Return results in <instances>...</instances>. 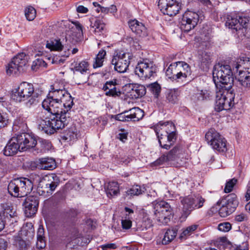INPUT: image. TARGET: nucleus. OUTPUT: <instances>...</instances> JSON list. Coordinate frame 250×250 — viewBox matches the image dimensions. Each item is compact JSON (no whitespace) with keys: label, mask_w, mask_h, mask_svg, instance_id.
Returning <instances> with one entry per match:
<instances>
[{"label":"nucleus","mask_w":250,"mask_h":250,"mask_svg":"<svg viewBox=\"0 0 250 250\" xmlns=\"http://www.w3.org/2000/svg\"><path fill=\"white\" fill-rule=\"evenodd\" d=\"M44 110L50 114L49 116L44 119L42 113L37 119V123L39 129L47 134H52L57 130L64 127L70 121L71 112H73L61 109L54 113L49 109Z\"/></svg>","instance_id":"1"},{"label":"nucleus","mask_w":250,"mask_h":250,"mask_svg":"<svg viewBox=\"0 0 250 250\" xmlns=\"http://www.w3.org/2000/svg\"><path fill=\"white\" fill-rule=\"evenodd\" d=\"M73 105L72 97L64 87L62 90L49 92L47 98L42 102L44 109H49L54 113L61 109L71 110Z\"/></svg>","instance_id":"2"},{"label":"nucleus","mask_w":250,"mask_h":250,"mask_svg":"<svg viewBox=\"0 0 250 250\" xmlns=\"http://www.w3.org/2000/svg\"><path fill=\"white\" fill-rule=\"evenodd\" d=\"M213 80L217 88L221 86L231 88L233 77L230 66L220 63L216 64L212 71Z\"/></svg>","instance_id":"3"},{"label":"nucleus","mask_w":250,"mask_h":250,"mask_svg":"<svg viewBox=\"0 0 250 250\" xmlns=\"http://www.w3.org/2000/svg\"><path fill=\"white\" fill-rule=\"evenodd\" d=\"M235 94L231 88L221 86L217 88L215 110L220 112L223 110H229L234 104Z\"/></svg>","instance_id":"4"},{"label":"nucleus","mask_w":250,"mask_h":250,"mask_svg":"<svg viewBox=\"0 0 250 250\" xmlns=\"http://www.w3.org/2000/svg\"><path fill=\"white\" fill-rule=\"evenodd\" d=\"M39 94L34 91L32 84L27 82L21 83L15 89L12 94L13 100L18 101H24L30 98L28 103L30 105L36 104L38 102Z\"/></svg>","instance_id":"5"},{"label":"nucleus","mask_w":250,"mask_h":250,"mask_svg":"<svg viewBox=\"0 0 250 250\" xmlns=\"http://www.w3.org/2000/svg\"><path fill=\"white\" fill-rule=\"evenodd\" d=\"M7 188L8 192L12 196L22 197L31 191L33 189V184L29 179L21 177L11 181Z\"/></svg>","instance_id":"6"},{"label":"nucleus","mask_w":250,"mask_h":250,"mask_svg":"<svg viewBox=\"0 0 250 250\" xmlns=\"http://www.w3.org/2000/svg\"><path fill=\"white\" fill-rule=\"evenodd\" d=\"M133 56L124 50H116L114 53L111 63L114 70L119 73H125L128 69Z\"/></svg>","instance_id":"7"},{"label":"nucleus","mask_w":250,"mask_h":250,"mask_svg":"<svg viewBox=\"0 0 250 250\" xmlns=\"http://www.w3.org/2000/svg\"><path fill=\"white\" fill-rule=\"evenodd\" d=\"M205 199L199 194L188 196L183 198L181 202L183 205L182 216L187 218L194 209L202 208Z\"/></svg>","instance_id":"8"},{"label":"nucleus","mask_w":250,"mask_h":250,"mask_svg":"<svg viewBox=\"0 0 250 250\" xmlns=\"http://www.w3.org/2000/svg\"><path fill=\"white\" fill-rule=\"evenodd\" d=\"M28 61V56L24 53H19L6 66L7 74L11 76L22 72L26 67Z\"/></svg>","instance_id":"9"},{"label":"nucleus","mask_w":250,"mask_h":250,"mask_svg":"<svg viewBox=\"0 0 250 250\" xmlns=\"http://www.w3.org/2000/svg\"><path fill=\"white\" fill-rule=\"evenodd\" d=\"M28 61V56L24 53H19L6 66L7 74L11 76L22 72L26 67Z\"/></svg>","instance_id":"10"},{"label":"nucleus","mask_w":250,"mask_h":250,"mask_svg":"<svg viewBox=\"0 0 250 250\" xmlns=\"http://www.w3.org/2000/svg\"><path fill=\"white\" fill-rule=\"evenodd\" d=\"M28 61V56L24 53H19L6 66L7 74L11 76L22 72L26 67Z\"/></svg>","instance_id":"11"},{"label":"nucleus","mask_w":250,"mask_h":250,"mask_svg":"<svg viewBox=\"0 0 250 250\" xmlns=\"http://www.w3.org/2000/svg\"><path fill=\"white\" fill-rule=\"evenodd\" d=\"M154 215L156 219L162 224H166L170 220L172 209L168 203L160 201L153 203Z\"/></svg>","instance_id":"12"},{"label":"nucleus","mask_w":250,"mask_h":250,"mask_svg":"<svg viewBox=\"0 0 250 250\" xmlns=\"http://www.w3.org/2000/svg\"><path fill=\"white\" fill-rule=\"evenodd\" d=\"M249 19L246 16L237 17L229 16L226 22V26L239 35H244L249 25Z\"/></svg>","instance_id":"13"},{"label":"nucleus","mask_w":250,"mask_h":250,"mask_svg":"<svg viewBox=\"0 0 250 250\" xmlns=\"http://www.w3.org/2000/svg\"><path fill=\"white\" fill-rule=\"evenodd\" d=\"M157 67L151 61L144 59L138 62L135 68V73L142 80H146L156 75Z\"/></svg>","instance_id":"14"},{"label":"nucleus","mask_w":250,"mask_h":250,"mask_svg":"<svg viewBox=\"0 0 250 250\" xmlns=\"http://www.w3.org/2000/svg\"><path fill=\"white\" fill-rule=\"evenodd\" d=\"M208 143L212 148L219 152H225L227 150V141L217 131L210 129L205 135Z\"/></svg>","instance_id":"15"},{"label":"nucleus","mask_w":250,"mask_h":250,"mask_svg":"<svg viewBox=\"0 0 250 250\" xmlns=\"http://www.w3.org/2000/svg\"><path fill=\"white\" fill-rule=\"evenodd\" d=\"M199 20V16L198 13L191 11H186L181 21V30L185 32L190 31L195 27Z\"/></svg>","instance_id":"16"},{"label":"nucleus","mask_w":250,"mask_h":250,"mask_svg":"<svg viewBox=\"0 0 250 250\" xmlns=\"http://www.w3.org/2000/svg\"><path fill=\"white\" fill-rule=\"evenodd\" d=\"M158 6L165 15L172 17L177 15L181 9V3L177 0H159Z\"/></svg>","instance_id":"17"},{"label":"nucleus","mask_w":250,"mask_h":250,"mask_svg":"<svg viewBox=\"0 0 250 250\" xmlns=\"http://www.w3.org/2000/svg\"><path fill=\"white\" fill-rule=\"evenodd\" d=\"M22 151L33 148L37 145L36 139L29 134L22 133L14 136Z\"/></svg>","instance_id":"18"},{"label":"nucleus","mask_w":250,"mask_h":250,"mask_svg":"<svg viewBox=\"0 0 250 250\" xmlns=\"http://www.w3.org/2000/svg\"><path fill=\"white\" fill-rule=\"evenodd\" d=\"M60 182L59 177L55 174H51L45 176L40 182V185H42L41 188L44 187L42 192L50 193L55 189Z\"/></svg>","instance_id":"19"},{"label":"nucleus","mask_w":250,"mask_h":250,"mask_svg":"<svg viewBox=\"0 0 250 250\" xmlns=\"http://www.w3.org/2000/svg\"><path fill=\"white\" fill-rule=\"evenodd\" d=\"M39 203L37 196L30 195L25 199L24 202V213L27 217H31L36 214Z\"/></svg>","instance_id":"20"},{"label":"nucleus","mask_w":250,"mask_h":250,"mask_svg":"<svg viewBox=\"0 0 250 250\" xmlns=\"http://www.w3.org/2000/svg\"><path fill=\"white\" fill-rule=\"evenodd\" d=\"M61 24H63L68 28L69 30H66V34L69 36H76L78 38L83 35L82 25L78 21L72 22L70 23L66 21H62Z\"/></svg>","instance_id":"21"},{"label":"nucleus","mask_w":250,"mask_h":250,"mask_svg":"<svg viewBox=\"0 0 250 250\" xmlns=\"http://www.w3.org/2000/svg\"><path fill=\"white\" fill-rule=\"evenodd\" d=\"M177 63L178 82H186L187 79L191 74L190 67L187 63L184 62H177Z\"/></svg>","instance_id":"22"},{"label":"nucleus","mask_w":250,"mask_h":250,"mask_svg":"<svg viewBox=\"0 0 250 250\" xmlns=\"http://www.w3.org/2000/svg\"><path fill=\"white\" fill-rule=\"evenodd\" d=\"M128 25L132 31L139 37L144 38L147 36V28L143 23L133 20L129 21Z\"/></svg>","instance_id":"23"},{"label":"nucleus","mask_w":250,"mask_h":250,"mask_svg":"<svg viewBox=\"0 0 250 250\" xmlns=\"http://www.w3.org/2000/svg\"><path fill=\"white\" fill-rule=\"evenodd\" d=\"M36 167L40 169L51 170L56 168V163L52 158H42L37 161Z\"/></svg>","instance_id":"24"},{"label":"nucleus","mask_w":250,"mask_h":250,"mask_svg":"<svg viewBox=\"0 0 250 250\" xmlns=\"http://www.w3.org/2000/svg\"><path fill=\"white\" fill-rule=\"evenodd\" d=\"M18 151H21V150L15 138L13 137L5 146L3 154L7 156H12L16 155Z\"/></svg>","instance_id":"25"},{"label":"nucleus","mask_w":250,"mask_h":250,"mask_svg":"<svg viewBox=\"0 0 250 250\" xmlns=\"http://www.w3.org/2000/svg\"><path fill=\"white\" fill-rule=\"evenodd\" d=\"M70 69L73 72H79L82 74H89V63L85 60L79 62L74 61L71 64Z\"/></svg>","instance_id":"26"},{"label":"nucleus","mask_w":250,"mask_h":250,"mask_svg":"<svg viewBox=\"0 0 250 250\" xmlns=\"http://www.w3.org/2000/svg\"><path fill=\"white\" fill-rule=\"evenodd\" d=\"M220 203L223 205H226L233 212L239 204L237 196L234 193L230 194L225 198L221 199Z\"/></svg>","instance_id":"27"},{"label":"nucleus","mask_w":250,"mask_h":250,"mask_svg":"<svg viewBox=\"0 0 250 250\" xmlns=\"http://www.w3.org/2000/svg\"><path fill=\"white\" fill-rule=\"evenodd\" d=\"M241 65L236 64L235 68L237 71H239V75L238 76V81L240 82L241 85L247 88H250V75L246 74V72L242 70H239Z\"/></svg>","instance_id":"28"},{"label":"nucleus","mask_w":250,"mask_h":250,"mask_svg":"<svg viewBox=\"0 0 250 250\" xmlns=\"http://www.w3.org/2000/svg\"><path fill=\"white\" fill-rule=\"evenodd\" d=\"M116 80L106 82L104 84L103 89L105 91V95L109 96H116L120 94L119 91H117L116 85Z\"/></svg>","instance_id":"29"},{"label":"nucleus","mask_w":250,"mask_h":250,"mask_svg":"<svg viewBox=\"0 0 250 250\" xmlns=\"http://www.w3.org/2000/svg\"><path fill=\"white\" fill-rule=\"evenodd\" d=\"M125 113H128L129 121L134 122L142 119L144 115V111L139 107L132 108L129 110L125 111Z\"/></svg>","instance_id":"30"},{"label":"nucleus","mask_w":250,"mask_h":250,"mask_svg":"<svg viewBox=\"0 0 250 250\" xmlns=\"http://www.w3.org/2000/svg\"><path fill=\"white\" fill-rule=\"evenodd\" d=\"M177 62H174L169 65L166 71V75L168 79L178 82Z\"/></svg>","instance_id":"31"},{"label":"nucleus","mask_w":250,"mask_h":250,"mask_svg":"<svg viewBox=\"0 0 250 250\" xmlns=\"http://www.w3.org/2000/svg\"><path fill=\"white\" fill-rule=\"evenodd\" d=\"M146 88L141 84H135L130 91V96L132 98L137 99L142 97L146 94Z\"/></svg>","instance_id":"32"},{"label":"nucleus","mask_w":250,"mask_h":250,"mask_svg":"<svg viewBox=\"0 0 250 250\" xmlns=\"http://www.w3.org/2000/svg\"><path fill=\"white\" fill-rule=\"evenodd\" d=\"M179 95V91L178 89H168L166 93L167 101L169 103L174 104L178 101Z\"/></svg>","instance_id":"33"},{"label":"nucleus","mask_w":250,"mask_h":250,"mask_svg":"<svg viewBox=\"0 0 250 250\" xmlns=\"http://www.w3.org/2000/svg\"><path fill=\"white\" fill-rule=\"evenodd\" d=\"M108 197L117 195L119 193V185L116 182H110L108 183L106 189Z\"/></svg>","instance_id":"34"},{"label":"nucleus","mask_w":250,"mask_h":250,"mask_svg":"<svg viewBox=\"0 0 250 250\" xmlns=\"http://www.w3.org/2000/svg\"><path fill=\"white\" fill-rule=\"evenodd\" d=\"M177 231L174 229H168L165 232L162 240L163 245H167L171 242L176 237Z\"/></svg>","instance_id":"35"},{"label":"nucleus","mask_w":250,"mask_h":250,"mask_svg":"<svg viewBox=\"0 0 250 250\" xmlns=\"http://www.w3.org/2000/svg\"><path fill=\"white\" fill-rule=\"evenodd\" d=\"M144 188H142L141 187L138 185L133 186L125 192V195L128 198H131L135 195H139L144 192Z\"/></svg>","instance_id":"36"},{"label":"nucleus","mask_w":250,"mask_h":250,"mask_svg":"<svg viewBox=\"0 0 250 250\" xmlns=\"http://www.w3.org/2000/svg\"><path fill=\"white\" fill-rule=\"evenodd\" d=\"M91 27L94 29L95 34L100 35L104 30L105 24L100 20H96L94 23L91 22Z\"/></svg>","instance_id":"37"},{"label":"nucleus","mask_w":250,"mask_h":250,"mask_svg":"<svg viewBox=\"0 0 250 250\" xmlns=\"http://www.w3.org/2000/svg\"><path fill=\"white\" fill-rule=\"evenodd\" d=\"M164 124L165 125V127H166L167 125H169L171 128V130H168L166 128V132L167 134L166 136L167 137V141L170 143L171 142L173 141V140L175 138V126L174 124L171 122H166V123H164Z\"/></svg>","instance_id":"38"},{"label":"nucleus","mask_w":250,"mask_h":250,"mask_svg":"<svg viewBox=\"0 0 250 250\" xmlns=\"http://www.w3.org/2000/svg\"><path fill=\"white\" fill-rule=\"evenodd\" d=\"M106 55V52L104 50H101L97 55L95 61L93 64L94 68L101 67L103 64L104 60Z\"/></svg>","instance_id":"39"},{"label":"nucleus","mask_w":250,"mask_h":250,"mask_svg":"<svg viewBox=\"0 0 250 250\" xmlns=\"http://www.w3.org/2000/svg\"><path fill=\"white\" fill-rule=\"evenodd\" d=\"M217 204L220 207L219 209V214L222 217H226L233 212L226 205L222 204L220 201L217 202Z\"/></svg>","instance_id":"40"},{"label":"nucleus","mask_w":250,"mask_h":250,"mask_svg":"<svg viewBox=\"0 0 250 250\" xmlns=\"http://www.w3.org/2000/svg\"><path fill=\"white\" fill-rule=\"evenodd\" d=\"M77 138L76 129L74 126H72L66 130L63 139L66 141H71Z\"/></svg>","instance_id":"41"},{"label":"nucleus","mask_w":250,"mask_h":250,"mask_svg":"<svg viewBox=\"0 0 250 250\" xmlns=\"http://www.w3.org/2000/svg\"><path fill=\"white\" fill-rule=\"evenodd\" d=\"M47 48L51 50L60 51L62 48V45L60 40H54L50 42H47L46 44Z\"/></svg>","instance_id":"42"},{"label":"nucleus","mask_w":250,"mask_h":250,"mask_svg":"<svg viewBox=\"0 0 250 250\" xmlns=\"http://www.w3.org/2000/svg\"><path fill=\"white\" fill-rule=\"evenodd\" d=\"M200 59L201 63L208 67L212 62V55L210 53L204 51L201 54Z\"/></svg>","instance_id":"43"},{"label":"nucleus","mask_w":250,"mask_h":250,"mask_svg":"<svg viewBox=\"0 0 250 250\" xmlns=\"http://www.w3.org/2000/svg\"><path fill=\"white\" fill-rule=\"evenodd\" d=\"M198 225H192L187 227L185 229H183V231L180 235V238H186L187 237L190 235L193 232L197 229Z\"/></svg>","instance_id":"44"},{"label":"nucleus","mask_w":250,"mask_h":250,"mask_svg":"<svg viewBox=\"0 0 250 250\" xmlns=\"http://www.w3.org/2000/svg\"><path fill=\"white\" fill-rule=\"evenodd\" d=\"M25 16L27 20H33L36 16V11L32 6H28L25 10Z\"/></svg>","instance_id":"45"},{"label":"nucleus","mask_w":250,"mask_h":250,"mask_svg":"<svg viewBox=\"0 0 250 250\" xmlns=\"http://www.w3.org/2000/svg\"><path fill=\"white\" fill-rule=\"evenodd\" d=\"M179 151V148L177 147H174L167 154H165L166 161L167 162L174 160L177 157Z\"/></svg>","instance_id":"46"},{"label":"nucleus","mask_w":250,"mask_h":250,"mask_svg":"<svg viewBox=\"0 0 250 250\" xmlns=\"http://www.w3.org/2000/svg\"><path fill=\"white\" fill-rule=\"evenodd\" d=\"M46 63L42 59L38 58L33 62L31 68L33 70H36L40 67H46Z\"/></svg>","instance_id":"47"},{"label":"nucleus","mask_w":250,"mask_h":250,"mask_svg":"<svg viewBox=\"0 0 250 250\" xmlns=\"http://www.w3.org/2000/svg\"><path fill=\"white\" fill-rule=\"evenodd\" d=\"M148 87L154 96L157 97L161 91L160 85L157 83H154L149 84Z\"/></svg>","instance_id":"48"},{"label":"nucleus","mask_w":250,"mask_h":250,"mask_svg":"<svg viewBox=\"0 0 250 250\" xmlns=\"http://www.w3.org/2000/svg\"><path fill=\"white\" fill-rule=\"evenodd\" d=\"M237 180L235 178H233L232 179L229 180L228 182L226 183V186L224 188V191L226 193H229L231 192L234 185L236 184Z\"/></svg>","instance_id":"49"},{"label":"nucleus","mask_w":250,"mask_h":250,"mask_svg":"<svg viewBox=\"0 0 250 250\" xmlns=\"http://www.w3.org/2000/svg\"><path fill=\"white\" fill-rule=\"evenodd\" d=\"M231 228V225L229 222L220 223L218 226V229L223 232H228Z\"/></svg>","instance_id":"50"},{"label":"nucleus","mask_w":250,"mask_h":250,"mask_svg":"<svg viewBox=\"0 0 250 250\" xmlns=\"http://www.w3.org/2000/svg\"><path fill=\"white\" fill-rule=\"evenodd\" d=\"M165 122H160L158 123V124L157 125L156 128H155V132L157 136L160 135V129L162 130L164 129L166 131V128L168 130H171V128L169 125H167L166 127L165 126V125L164 123Z\"/></svg>","instance_id":"51"},{"label":"nucleus","mask_w":250,"mask_h":250,"mask_svg":"<svg viewBox=\"0 0 250 250\" xmlns=\"http://www.w3.org/2000/svg\"><path fill=\"white\" fill-rule=\"evenodd\" d=\"M46 243L45 238H37L36 242V248L38 249H42L45 248Z\"/></svg>","instance_id":"52"},{"label":"nucleus","mask_w":250,"mask_h":250,"mask_svg":"<svg viewBox=\"0 0 250 250\" xmlns=\"http://www.w3.org/2000/svg\"><path fill=\"white\" fill-rule=\"evenodd\" d=\"M126 114V115H125L124 113L118 114L116 116L115 119L117 120L122 122L129 121V117H128V113Z\"/></svg>","instance_id":"53"},{"label":"nucleus","mask_w":250,"mask_h":250,"mask_svg":"<svg viewBox=\"0 0 250 250\" xmlns=\"http://www.w3.org/2000/svg\"><path fill=\"white\" fill-rule=\"evenodd\" d=\"M167 162L165 158V154L161 156L159 158L156 160L155 162H154L152 164V166H158L163 164L165 162Z\"/></svg>","instance_id":"54"},{"label":"nucleus","mask_w":250,"mask_h":250,"mask_svg":"<svg viewBox=\"0 0 250 250\" xmlns=\"http://www.w3.org/2000/svg\"><path fill=\"white\" fill-rule=\"evenodd\" d=\"M247 215L244 213H241L238 215H236L235 217V220L237 222H242L247 220Z\"/></svg>","instance_id":"55"},{"label":"nucleus","mask_w":250,"mask_h":250,"mask_svg":"<svg viewBox=\"0 0 250 250\" xmlns=\"http://www.w3.org/2000/svg\"><path fill=\"white\" fill-rule=\"evenodd\" d=\"M44 229L42 225H40L37 231V238H45Z\"/></svg>","instance_id":"56"},{"label":"nucleus","mask_w":250,"mask_h":250,"mask_svg":"<svg viewBox=\"0 0 250 250\" xmlns=\"http://www.w3.org/2000/svg\"><path fill=\"white\" fill-rule=\"evenodd\" d=\"M118 248L117 245L115 243H108L101 246L103 250H106L107 249H116Z\"/></svg>","instance_id":"57"},{"label":"nucleus","mask_w":250,"mask_h":250,"mask_svg":"<svg viewBox=\"0 0 250 250\" xmlns=\"http://www.w3.org/2000/svg\"><path fill=\"white\" fill-rule=\"evenodd\" d=\"M122 225L123 229H128L131 227L132 222L127 219L122 220Z\"/></svg>","instance_id":"58"},{"label":"nucleus","mask_w":250,"mask_h":250,"mask_svg":"<svg viewBox=\"0 0 250 250\" xmlns=\"http://www.w3.org/2000/svg\"><path fill=\"white\" fill-rule=\"evenodd\" d=\"M76 11L79 13L86 14L88 12V9L83 5H78L76 7Z\"/></svg>","instance_id":"59"},{"label":"nucleus","mask_w":250,"mask_h":250,"mask_svg":"<svg viewBox=\"0 0 250 250\" xmlns=\"http://www.w3.org/2000/svg\"><path fill=\"white\" fill-rule=\"evenodd\" d=\"M200 95V96L198 98L202 100L207 99L209 97V93L207 90H201Z\"/></svg>","instance_id":"60"},{"label":"nucleus","mask_w":250,"mask_h":250,"mask_svg":"<svg viewBox=\"0 0 250 250\" xmlns=\"http://www.w3.org/2000/svg\"><path fill=\"white\" fill-rule=\"evenodd\" d=\"M244 68L245 70H243L246 74L250 75V60L244 62Z\"/></svg>","instance_id":"61"},{"label":"nucleus","mask_w":250,"mask_h":250,"mask_svg":"<svg viewBox=\"0 0 250 250\" xmlns=\"http://www.w3.org/2000/svg\"><path fill=\"white\" fill-rule=\"evenodd\" d=\"M62 87H63V85L59 87L57 83H54V84L50 86L51 90L49 91V92H55L56 91H58L59 90H62Z\"/></svg>","instance_id":"62"},{"label":"nucleus","mask_w":250,"mask_h":250,"mask_svg":"<svg viewBox=\"0 0 250 250\" xmlns=\"http://www.w3.org/2000/svg\"><path fill=\"white\" fill-rule=\"evenodd\" d=\"M23 124V120L22 118L20 117L17 118L14 122V125L18 126L19 127L22 126Z\"/></svg>","instance_id":"63"},{"label":"nucleus","mask_w":250,"mask_h":250,"mask_svg":"<svg viewBox=\"0 0 250 250\" xmlns=\"http://www.w3.org/2000/svg\"><path fill=\"white\" fill-rule=\"evenodd\" d=\"M7 246V242L3 239L0 238V250H5Z\"/></svg>","instance_id":"64"}]
</instances>
